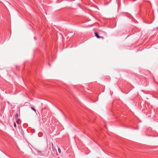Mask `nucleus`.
<instances>
[{
  "instance_id": "nucleus-7",
  "label": "nucleus",
  "mask_w": 158,
  "mask_h": 158,
  "mask_svg": "<svg viewBox=\"0 0 158 158\" xmlns=\"http://www.w3.org/2000/svg\"><path fill=\"white\" fill-rule=\"evenodd\" d=\"M37 152H39V153H41V152L40 151H37Z\"/></svg>"
},
{
  "instance_id": "nucleus-3",
  "label": "nucleus",
  "mask_w": 158,
  "mask_h": 158,
  "mask_svg": "<svg viewBox=\"0 0 158 158\" xmlns=\"http://www.w3.org/2000/svg\"><path fill=\"white\" fill-rule=\"evenodd\" d=\"M31 109L35 111V112H36V110L35 108H34L33 107H31Z\"/></svg>"
},
{
  "instance_id": "nucleus-2",
  "label": "nucleus",
  "mask_w": 158,
  "mask_h": 158,
  "mask_svg": "<svg viewBox=\"0 0 158 158\" xmlns=\"http://www.w3.org/2000/svg\"><path fill=\"white\" fill-rule=\"evenodd\" d=\"M19 116V115L18 114H16L15 116V118H16V119H18V118Z\"/></svg>"
},
{
  "instance_id": "nucleus-1",
  "label": "nucleus",
  "mask_w": 158,
  "mask_h": 158,
  "mask_svg": "<svg viewBox=\"0 0 158 158\" xmlns=\"http://www.w3.org/2000/svg\"><path fill=\"white\" fill-rule=\"evenodd\" d=\"M95 36L97 38H98V39H99L100 38H102V39H103V36L101 37V36H99L98 35L97 32H95Z\"/></svg>"
},
{
  "instance_id": "nucleus-6",
  "label": "nucleus",
  "mask_w": 158,
  "mask_h": 158,
  "mask_svg": "<svg viewBox=\"0 0 158 158\" xmlns=\"http://www.w3.org/2000/svg\"><path fill=\"white\" fill-rule=\"evenodd\" d=\"M14 126L15 127H16V123L15 122L14 123Z\"/></svg>"
},
{
  "instance_id": "nucleus-5",
  "label": "nucleus",
  "mask_w": 158,
  "mask_h": 158,
  "mask_svg": "<svg viewBox=\"0 0 158 158\" xmlns=\"http://www.w3.org/2000/svg\"><path fill=\"white\" fill-rule=\"evenodd\" d=\"M16 119V122L17 123H19V119Z\"/></svg>"
},
{
  "instance_id": "nucleus-4",
  "label": "nucleus",
  "mask_w": 158,
  "mask_h": 158,
  "mask_svg": "<svg viewBox=\"0 0 158 158\" xmlns=\"http://www.w3.org/2000/svg\"><path fill=\"white\" fill-rule=\"evenodd\" d=\"M58 152H59V153L60 154L61 153V150H60V149L59 148H58Z\"/></svg>"
}]
</instances>
